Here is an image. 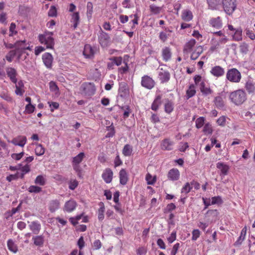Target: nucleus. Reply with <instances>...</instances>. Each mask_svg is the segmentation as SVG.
<instances>
[{"label": "nucleus", "mask_w": 255, "mask_h": 255, "mask_svg": "<svg viewBox=\"0 0 255 255\" xmlns=\"http://www.w3.org/2000/svg\"><path fill=\"white\" fill-rule=\"evenodd\" d=\"M76 206V202L73 200H70L65 203L64 210L69 213L71 212L75 209Z\"/></svg>", "instance_id": "obj_22"}, {"label": "nucleus", "mask_w": 255, "mask_h": 255, "mask_svg": "<svg viewBox=\"0 0 255 255\" xmlns=\"http://www.w3.org/2000/svg\"><path fill=\"white\" fill-rule=\"evenodd\" d=\"M129 94V90L127 84L125 82H121L119 84L118 96L122 98L127 97Z\"/></svg>", "instance_id": "obj_13"}, {"label": "nucleus", "mask_w": 255, "mask_h": 255, "mask_svg": "<svg viewBox=\"0 0 255 255\" xmlns=\"http://www.w3.org/2000/svg\"><path fill=\"white\" fill-rule=\"evenodd\" d=\"M203 52V48L201 46L197 47L196 49L192 52L190 58L192 60H196L200 56Z\"/></svg>", "instance_id": "obj_35"}, {"label": "nucleus", "mask_w": 255, "mask_h": 255, "mask_svg": "<svg viewBox=\"0 0 255 255\" xmlns=\"http://www.w3.org/2000/svg\"><path fill=\"white\" fill-rule=\"evenodd\" d=\"M149 9L152 14H158L160 12L161 7L157 6L154 4H151L149 5Z\"/></svg>", "instance_id": "obj_47"}, {"label": "nucleus", "mask_w": 255, "mask_h": 255, "mask_svg": "<svg viewBox=\"0 0 255 255\" xmlns=\"http://www.w3.org/2000/svg\"><path fill=\"white\" fill-rule=\"evenodd\" d=\"M113 176V172L109 168H106L102 174V177L106 183H110L112 182Z\"/></svg>", "instance_id": "obj_14"}, {"label": "nucleus", "mask_w": 255, "mask_h": 255, "mask_svg": "<svg viewBox=\"0 0 255 255\" xmlns=\"http://www.w3.org/2000/svg\"><path fill=\"white\" fill-rule=\"evenodd\" d=\"M192 189V186H191L189 182H187L182 188L181 193H185V194H187L190 192Z\"/></svg>", "instance_id": "obj_50"}, {"label": "nucleus", "mask_w": 255, "mask_h": 255, "mask_svg": "<svg viewBox=\"0 0 255 255\" xmlns=\"http://www.w3.org/2000/svg\"><path fill=\"white\" fill-rule=\"evenodd\" d=\"M158 78L161 83H166L170 80V74L168 71L161 68L158 73Z\"/></svg>", "instance_id": "obj_16"}, {"label": "nucleus", "mask_w": 255, "mask_h": 255, "mask_svg": "<svg viewBox=\"0 0 255 255\" xmlns=\"http://www.w3.org/2000/svg\"><path fill=\"white\" fill-rule=\"evenodd\" d=\"M100 208L98 210V219L100 221H102L104 218L105 206L102 202H100Z\"/></svg>", "instance_id": "obj_43"}, {"label": "nucleus", "mask_w": 255, "mask_h": 255, "mask_svg": "<svg viewBox=\"0 0 255 255\" xmlns=\"http://www.w3.org/2000/svg\"><path fill=\"white\" fill-rule=\"evenodd\" d=\"M180 173L177 169L173 168L168 173V178L172 181L177 180L179 178Z\"/></svg>", "instance_id": "obj_24"}, {"label": "nucleus", "mask_w": 255, "mask_h": 255, "mask_svg": "<svg viewBox=\"0 0 255 255\" xmlns=\"http://www.w3.org/2000/svg\"><path fill=\"white\" fill-rule=\"evenodd\" d=\"M45 179L42 175H38L35 179L34 182L36 184L43 186L45 184Z\"/></svg>", "instance_id": "obj_51"}, {"label": "nucleus", "mask_w": 255, "mask_h": 255, "mask_svg": "<svg viewBox=\"0 0 255 255\" xmlns=\"http://www.w3.org/2000/svg\"><path fill=\"white\" fill-rule=\"evenodd\" d=\"M242 78L241 72L236 68L229 69L226 73V79L232 83H239Z\"/></svg>", "instance_id": "obj_5"}, {"label": "nucleus", "mask_w": 255, "mask_h": 255, "mask_svg": "<svg viewBox=\"0 0 255 255\" xmlns=\"http://www.w3.org/2000/svg\"><path fill=\"white\" fill-rule=\"evenodd\" d=\"M85 157L84 152H80L77 155L73 158L72 163L79 164L83 160Z\"/></svg>", "instance_id": "obj_39"}, {"label": "nucleus", "mask_w": 255, "mask_h": 255, "mask_svg": "<svg viewBox=\"0 0 255 255\" xmlns=\"http://www.w3.org/2000/svg\"><path fill=\"white\" fill-rule=\"evenodd\" d=\"M155 83L152 78L147 76L144 75L141 77V86L149 90L152 89L155 86Z\"/></svg>", "instance_id": "obj_10"}, {"label": "nucleus", "mask_w": 255, "mask_h": 255, "mask_svg": "<svg viewBox=\"0 0 255 255\" xmlns=\"http://www.w3.org/2000/svg\"><path fill=\"white\" fill-rule=\"evenodd\" d=\"M10 41H3V45L7 49H12L15 48L14 50L25 51L26 50H31L30 46V43L25 39L16 40L13 44L9 42Z\"/></svg>", "instance_id": "obj_1"}, {"label": "nucleus", "mask_w": 255, "mask_h": 255, "mask_svg": "<svg viewBox=\"0 0 255 255\" xmlns=\"http://www.w3.org/2000/svg\"><path fill=\"white\" fill-rule=\"evenodd\" d=\"M80 16L79 12H74L72 15L71 21L73 23V27L76 28L79 23Z\"/></svg>", "instance_id": "obj_38"}, {"label": "nucleus", "mask_w": 255, "mask_h": 255, "mask_svg": "<svg viewBox=\"0 0 255 255\" xmlns=\"http://www.w3.org/2000/svg\"><path fill=\"white\" fill-rule=\"evenodd\" d=\"M78 184V181L76 179H71L69 182V188L74 190L77 187Z\"/></svg>", "instance_id": "obj_56"}, {"label": "nucleus", "mask_w": 255, "mask_h": 255, "mask_svg": "<svg viewBox=\"0 0 255 255\" xmlns=\"http://www.w3.org/2000/svg\"><path fill=\"white\" fill-rule=\"evenodd\" d=\"M120 184L125 185L128 181V176L126 170L125 169H122L119 172Z\"/></svg>", "instance_id": "obj_26"}, {"label": "nucleus", "mask_w": 255, "mask_h": 255, "mask_svg": "<svg viewBox=\"0 0 255 255\" xmlns=\"http://www.w3.org/2000/svg\"><path fill=\"white\" fill-rule=\"evenodd\" d=\"M196 40L194 39H191L188 42H187L184 47V51L187 52H190L192 48L196 44Z\"/></svg>", "instance_id": "obj_36"}, {"label": "nucleus", "mask_w": 255, "mask_h": 255, "mask_svg": "<svg viewBox=\"0 0 255 255\" xmlns=\"http://www.w3.org/2000/svg\"><path fill=\"white\" fill-rule=\"evenodd\" d=\"M32 240L34 244L36 246L42 247L43 246L44 242V238L42 235H39L33 237Z\"/></svg>", "instance_id": "obj_32"}, {"label": "nucleus", "mask_w": 255, "mask_h": 255, "mask_svg": "<svg viewBox=\"0 0 255 255\" xmlns=\"http://www.w3.org/2000/svg\"><path fill=\"white\" fill-rule=\"evenodd\" d=\"M176 209L175 205L173 203H170L167 205L166 207L163 209L164 213H171Z\"/></svg>", "instance_id": "obj_46"}, {"label": "nucleus", "mask_w": 255, "mask_h": 255, "mask_svg": "<svg viewBox=\"0 0 255 255\" xmlns=\"http://www.w3.org/2000/svg\"><path fill=\"white\" fill-rule=\"evenodd\" d=\"M226 117L223 116L220 117L217 121V124L221 126L224 127L226 125Z\"/></svg>", "instance_id": "obj_64"}, {"label": "nucleus", "mask_w": 255, "mask_h": 255, "mask_svg": "<svg viewBox=\"0 0 255 255\" xmlns=\"http://www.w3.org/2000/svg\"><path fill=\"white\" fill-rule=\"evenodd\" d=\"M107 130L109 131V132L107 133L106 136L107 137H113L115 134V128L113 126V124H112L110 126L107 127Z\"/></svg>", "instance_id": "obj_53"}, {"label": "nucleus", "mask_w": 255, "mask_h": 255, "mask_svg": "<svg viewBox=\"0 0 255 255\" xmlns=\"http://www.w3.org/2000/svg\"><path fill=\"white\" fill-rule=\"evenodd\" d=\"M209 23L213 27L218 29L221 28L222 27V19L220 16L211 18Z\"/></svg>", "instance_id": "obj_25"}, {"label": "nucleus", "mask_w": 255, "mask_h": 255, "mask_svg": "<svg viewBox=\"0 0 255 255\" xmlns=\"http://www.w3.org/2000/svg\"><path fill=\"white\" fill-rule=\"evenodd\" d=\"M226 96L223 92L214 98L213 102L215 107L219 110H224L226 109Z\"/></svg>", "instance_id": "obj_7"}, {"label": "nucleus", "mask_w": 255, "mask_h": 255, "mask_svg": "<svg viewBox=\"0 0 255 255\" xmlns=\"http://www.w3.org/2000/svg\"><path fill=\"white\" fill-rule=\"evenodd\" d=\"M240 52L244 54H246L249 51V46L246 43H242L240 46Z\"/></svg>", "instance_id": "obj_58"}, {"label": "nucleus", "mask_w": 255, "mask_h": 255, "mask_svg": "<svg viewBox=\"0 0 255 255\" xmlns=\"http://www.w3.org/2000/svg\"><path fill=\"white\" fill-rule=\"evenodd\" d=\"M42 188L39 186L31 185L28 189L30 193H38L41 191Z\"/></svg>", "instance_id": "obj_54"}, {"label": "nucleus", "mask_w": 255, "mask_h": 255, "mask_svg": "<svg viewBox=\"0 0 255 255\" xmlns=\"http://www.w3.org/2000/svg\"><path fill=\"white\" fill-rule=\"evenodd\" d=\"M35 152L36 155L38 156H41L44 154L45 152V149L41 144H38L36 146L35 149Z\"/></svg>", "instance_id": "obj_52"}, {"label": "nucleus", "mask_w": 255, "mask_h": 255, "mask_svg": "<svg viewBox=\"0 0 255 255\" xmlns=\"http://www.w3.org/2000/svg\"><path fill=\"white\" fill-rule=\"evenodd\" d=\"M111 61L113 62L115 65L120 66L123 62L122 57H112L109 59Z\"/></svg>", "instance_id": "obj_49"}, {"label": "nucleus", "mask_w": 255, "mask_h": 255, "mask_svg": "<svg viewBox=\"0 0 255 255\" xmlns=\"http://www.w3.org/2000/svg\"><path fill=\"white\" fill-rule=\"evenodd\" d=\"M205 120V118L203 117H201L198 118L195 122L196 127L197 128H200L202 127L204 124Z\"/></svg>", "instance_id": "obj_57"}, {"label": "nucleus", "mask_w": 255, "mask_h": 255, "mask_svg": "<svg viewBox=\"0 0 255 255\" xmlns=\"http://www.w3.org/2000/svg\"><path fill=\"white\" fill-rule=\"evenodd\" d=\"M171 49L168 47H165L162 50V56L164 61L167 62L169 61L171 57Z\"/></svg>", "instance_id": "obj_30"}, {"label": "nucleus", "mask_w": 255, "mask_h": 255, "mask_svg": "<svg viewBox=\"0 0 255 255\" xmlns=\"http://www.w3.org/2000/svg\"><path fill=\"white\" fill-rule=\"evenodd\" d=\"M49 88L51 91L57 92L59 91V88L56 83L54 81H51L49 83Z\"/></svg>", "instance_id": "obj_63"}, {"label": "nucleus", "mask_w": 255, "mask_h": 255, "mask_svg": "<svg viewBox=\"0 0 255 255\" xmlns=\"http://www.w3.org/2000/svg\"><path fill=\"white\" fill-rule=\"evenodd\" d=\"M196 93V91L195 90V86L194 84H191L186 91V99L187 100L195 96Z\"/></svg>", "instance_id": "obj_31"}, {"label": "nucleus", "mask_w": 255, "mask_h": 255, "mask_svg": "<svg viewBox=\"0 0 255 255\" xmlns=\"http://www.w3.org/2000/svg\"><path fill=\"white\" fill-rule=\"evenodd\" d=\"M192 240L196 241L197 239L200 237V232L198 229H194L192 232Z\"/></svg>", "instance_id": "obj_62"}, {"label": "nucleus", "mask_w": 255, "mask_h": 255, "mask_svg": "<svg viewBox=\"0 0 255 255\" xmlns=\"http://www.w3.org/2000/svg\"><path fill=\"white\" fill-rule=\"evenodd\" d=\"M5 72L10 81L14 84H16L17 82V77L18 76L16 70L13 67H7L5 68Z\"/></svg>", "instance_id": "obj_11"}, {"label": "nucleus", "mask_w": 255, "mask_h": 255, "mask_svg": "<svg viewBox=\"0 0 255 255\" xmlns=\"http://www.w3.org/2000/svg\"><path fill=\"white\" fill-rule=\"evenodd\" d=\"M210 72L215 77H219L224 75L225 70L221 66H216L211 69Z\"/></svg>", "instance_id": "obj_18"}, {"label": "nucleus", "mask_w": 255, "mask_h": 255, "mask_svg": "<svg viewBox=\"0 0 255 255\" xmlns=\"http://www.w3.org/2000/svg\"><path fill=\"white\" fill-rule=\"evenodd\" d=\"M245 89L249 95H254L255 93V86L253 81H248L245 84Z\"/></svg>", "instance_id": "obj_29"}, {"label": "nucleus", "mask_w": 255, "mask_h": 255, "mask_svg": "<svg viewBox=\"0 0 255 255\" xmlns=\"http://www.w3.org/2000/svg\"><path fill=\"white\" fill-rule=\"evenodd\" d=\"M42 59L44 65L48 69H51L52 66L53 58L51 54L46 52L42 55Z\"/></svg>", "instance_id": "obj_12"}, {"label": "nucleus", "mask_w": 255, "mask_h": 255, "mask_svg": "<svg viewBox=\"0 0 255 255\" xmlns=\"http://www.w3.org/2000/svg\"><path fill=\"white\" fill-rule=\"evenodd\" d=\"M209 7L212 10L218 9L221 6L223 0H207Z\"/></svg>", "instance_id": "obj_19"}, {"label": "nucleus", "mask_w": 255, "mask_h": 255, "mask_svg": "<svg viewBox=\"0 0 255 255\" xmlns=\"http://www.w3.org/2000/svg\"><path fill=\"white\" fill-rule=\"evenodd\" d=\"M15 28L16 24L13 22L11 23L9 27V39L7 41H12L10 39L11 37L17 33V31L15 30Z\"/></svg>", "instance_id": "obj_41"}, {"label": "nucleus", "mask_w": 255, "mask_h": 255, "mask_svg": "<svg viewBox=\"0 0 255 255\" xmlns=\"http://www.w3.org/2000/svg\"><path fill=\"white\" fill-rule=\"evenodd\" d=\"M16 56V53L14 49L10 50L6 55L5 59L9 62H11L13 58Z\"/></svg>", "instance_id": "obj_48"}, {"label": "nucleus", "mask_w": 255, "mask_h": 255, "mask_svg": "<svg viewBox=\"0 0 255 255\" xmlns=\"http://www.w3.org/2000/svg\"><path fill=\"white\" fill-rule=\"evenodd\" d=\"M96 87L93 83L85 82L80 87L82 94L87 98L91 97L96 92Z\"/></svg>", "instance_id": "obj_4"}, {"label": "nucleus", "mask_w": 255, "mask_h": 255, "mask_svg": "<svg viewBox=\"0 0 255 255\" xmlns=\"http://www.w3.org/2000/svg\"><path fill=\"white\" fill-rule=\"evenodd\" d=\"M57 9L54 5L51 6L48 15L50 17H56L57 16Z\"/></svg>", "instance_id": "obj_59"}, {"label": "nucleus", "mask_w": 255, "mask_h": 255, "mask_svg": "<svg viewBox=\"0 0 255 255\" xmlns=\"http://www.w3.org/2000/svg\"><path fill=\"white\" fill-rule=\"evenodd\" d=\"M211 204H222L223 203V200L221 196H214L211 198Z\"/></svg>", "instance_id": "obj_55"}, {"label": "nucleus", "mask_w": 255, "mask_h": 255, "mask_svg": "<svg viewBox=\"0 0 255 255\" xmlns=\"http://www.w3.org/2000/svg\"><path fill=\"white\" fill-rule=\"evenodd\" d=\"M200 90L202 93V95L207 96L209 95H211L213 93V91L209 87L206 86V84L204 82H201L200 84Z\"/></svg>", "instance_id": "obj_20"}, {"label": "nucleus", "mask_w": 255, "mask_h": 255, "mask_svg": "<svg viewBox=\"0 0 255 255\" xmlns=\"http://www.w3.org/2000/svg\"><path fill=\"white\" fill-rule=\"evenodd\" d=\"M216 167L220 170V175L222 178L224 177L227 175L229 170V167L228 165L223 162H218L216 164Z\"/></svg>", "instance_id": "obj_15"}, {"label": "nucleus", "mask_w": 255, "mask_h": 255, "mask_svg": "<svg viewBox=\"0 0 255 255\" xmlns=\"http://www.w3.org/2000/svg\"><path fill=\"white\" fill-rule=\"evenodd\" d=\"M98 40L99 43L103 47H107L110 41V37L109 34L103 31L101 27L98 35Z\"/></svg>", "instance_id": "obj_8"}, {"label": "nucleus", "mask_w": 255, "mask_h": 255, "mask_svg": "<svg viewBox=\"0 0 255 255\" xmlns=\"http://www.w3.org/2000/svg\"><path fill=\"white\" fill-rule=\"evenodd\" d=\"M60 207V202L57 199L52 200L49 203L48 208L51 213L54 212Z\"/></svg>", "instance_id": "obj_28"}, {"label": "nucleus", "mask_w": 255, "mask_h": 255, "mask_svg": "<svg viewBox=\"0 0 255 255\" xmlns=\"http://www.w3.org/2000/svg\"><path fill=\"white\" fill-rule=\"evenodd\" d=\"M206 214L211 218L212 221H215L217 219L219 213L217 209H214L208 210Z\"/></svg>", "instance_id": "obj_33"}, {"label": "nucleus", "mask_w": 255, "mask_h": 255, "mask_svg": "<svg viewBox=\"0 0 255 255\" xmlns=\"http://www.w3.org/2000/svg\"><path fill=\"white\" fill-rule=\"evenodd\" d=\"M174 110V103L171 100L168 99H165L164 104V111L166 113L170 114Z\"/></svg>", "instance_id": "obj_27"}, {"label": "nucleus", "mask_w": 255, "mask_h": 255, "mask_svg": "<svg viewBox=\"0 0 255 255\" xmlns=\"http://www.w3.org/2000/svg\"><path fill=\"white\" fill-rule=\"evenodd\" d=\"M242 29L241 28H238L235 30V32L233 38L236 41H240L242 39Z\"/></svg>", "instance_id": "obj_42"}, {"label": "nucleus", "mask_w": 255, "mask_h": 255, "mask_svg": "<svg viewBox=\"0 0 255 255\" xmlns=\"http://www.w3.org/2000/svg\"><path fill=\"white\" fill-rule=\"evenodd\" d=\"M29 227L32 233L35 235L38 234L41 230V225L37 221L31 222Z\"/></svg>", "instance_id": "obj_23"}, {"label": "nucleus", "mask_w": 255, "mask_h": 255, "mask_svg": "<svg viewBox=\"0 0 255 255\" xmlns=\"http://www.w3.org/2000/svg\"><path fill=\"white\" fill-rule=\"evenodd\" d=\"M221 5L226 13L230 15L236 9V0H223Z\"/></svg>", "instance_id": "obj_6"}, {"label": "nucleus", "mask_w": 255, "mask_h": 255, "mask_svg": "<svg viewBox=\"0 0 255 255\" xmlns=\"http://www.w3.org/2000/svg\"><path fill=\"white\" fill-rule=\"evenodd\" d=\"M229 99L235 105L240 106L246 101L247 95L245 91L239 89L230 94Z\"/></svg>", "instance_id": "obj_2"}, {"label": "nucleus", "mask_w": 255, "mask_h": 255, "mask_svg": "<svg viewBox=\"0 0 255 255\" xmlns=\"http://www.w3.org/2000/svg\"><path fill=\"white\" fill-rule=\"evenodd\" d=\"M52 32H46L43 34L38 35V40L40 43L45 45L46 49H53L54 45V40L52 37Z\"/></svg>", "instance_id": "obj_3"}, {"label": "nucleus", "mask_w": 255, "mask_h": 255, "mask_svg": "<svg viewBox=\"0 0 255 255\" xmlns=\"http://www.w3.org/2000/svg\"><path fill=\"white\" fill-rule=\"evenodd\" d=\"M203 131L205 133L211 134L213 132L211 125L209 123L206 124L204 127Z\"/></svg>", "instance_id": "obj_61"}, {"label": "nucleus", "mask_w": 255, "mask_h": 255, "mask_svg": "<svg viewBox=\"0 0 255 255\" xmlns=\"http://www.w3.org/2000/svg\"><path fill=\"white\" fill-rule=\"evenodd\" d=\"M162 96L161 95H158L156 96L153 102H152L151 106V109L152 110L154 111H157L159 107L161 105Z\"/></svg>", "instance_id": "obj_21"}, {"label": "nucleus", "mask_w": 255, "mask_h": 255, "mask_svg": "<svg viewBox=\"0 0 255 255\" xmlns=\"http://www.w3.org/2000/svg\"><path fill=\"white\" fill-rule=\"evenodd\" d=\"M97 50L96 46H92L90 44H87L84 46L83 54L85 58L92 59Z\"/></svg>", "instance_id": "obj_9"}, {"label": "nucleus", "mask_w": 255, "mask_h": 255, "mask_svg": "<svg viewBox=\"0 0 255 255\" xmlns=\"http://www.w3.org/2000/svg\"><path fill=\"white\" fill-rule=\"evenodd\" d=\"M0 97L8 102H11L12 101V97L10 96L8 93L6 91H2L0 93Z\"/></svg>", "instance_id": "obj_44"}, {"label": "nucleus", "mask_w": 255, "mask_h": 255, "mask_svg": "<svg viewBox=\"0 0 255 255\" xmlns=\"http://www.w3.org/2000/svg\"><path fill=\"white\" fill-rule=\"evenodd\" d=\"M35 106L31 104H28L25 106V112L27 114H31L35 110Z\"/></svg>", "instance_id": "obj_60"}, {"label": "nucleus", "mask_w": 255, "mask_h": 255, "mask_svg": "<svg viewBox=\"0 0 255 255\" xmlns=\"http://www.w3.org/2000/svg\"><path fill=\"white\" fill-rule=\"evenodd\" d=\"M93 13V4L91 2L89 1L87 4V16L89 20L92 17Z\"/></svg>", "instance_id": "obj_45"}, {"label": "nucleus", "mask_w": 255, "mask_h": 255, "mask_svg": "<svg viewBox=\"0 0 255 255\" xmlns=\"http://www.w3.org/2000/svg\"><path fill=\"white\" fill-rule=\"evenodd\" d=\"M182 18L186 21H189L193 18L192 12L189 10H185L182 13Z\"/></svg>", "instance_id": "obj_34"}, {"label": "nucleus", "mask_w": 255, "mask_h": 255, "mask_svg": "<svg viewBox=\"0 0 255 255\" xmlns=\"http://www.w3.org/2000/svg\"><path fill=\"white\" fill-rule=\"evenodd\" d=\"M132 151V146L128 144H126L123 149V154L126 156H130Z\"/></svg>", "instance_id": "obj_40"}, {"label": "nucleus", "mask_w": 255, "mask_h": 255, "mask_svg": "<svg viewBox=\"0 0 255 255\" xmlns=\"http://www.w3.org/2000/svg\"><path fill=\"white\" fill-rule=\"evenodd\" d=\"M7 248L10 251H11L14 253H16L17 252V251H18L17 247L16 245L15 244L14 242H13V241L12 240L9 239L7 241Z\"/></svg>", "instance_id": "obj_37"}, {"label": "nucleus", "mask_w": 255, "mask_h": 255, "mask_svg": "<svg viewBox=\"0 0 255 255\" xmlns=\"http://www.w3.org/2000/svg\"><path fill=\"white\" fill-rule=\"evenodd\" d=\"M174 142L169 138L163 139L161 143V148L164 150H171L173 149Z\"/></svg>", "instance_id": "obj_17"}]
</instances>
